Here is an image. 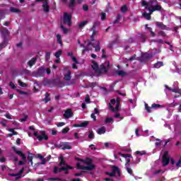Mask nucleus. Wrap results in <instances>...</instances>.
Masks as SVG:
<instances>
[{
    "label": "nucleus",
    "instance_id": "nucleus-28",
    "mask_svg": "<svg viewBox=\"0 0 181 181\" xmlns=\"http://www.w3.org/2000/svg\"><path fill=\"white\" fill-rule=\"evenodd\" d=\"M139 37V40L142 42V43H145V42H146V35L144 34H141Z\"/></svg>",
    "mask_w": 181,
    "mask_h": 181
},
{
    "label": "nucleus",
    "instance_id": "nucleus-57",
    "mask_svg": "<svg viewBox=\"0 0 181 181\" xmlns=\"http://www.w3.org/2000/svg\"><path fill=\"white\" fill-rule=\"evenodd\" d=\"M95 86H97V82H92L89 83V87L91 88H94Z\"/></svg>",
    "mask_w": 181,
    "mask_h": 181
},
{
    "label": "nucleus",
    "instance_id": "nucleus-8",
    "mask_svg": "<svg viewBox=\"0 0 181 181\" xmlns=\"http://www.w3.org/2000/svg\"><path fill=\"white\" fill-rule=\"evenodd\" d=\"M92 68L95 71V73L96 74H98V76H101V70H100V67L98 66V64L95 61H92Z\"/></svg>",
    "mask_w": 181,
    "mask_h": 181
},
{
    "label": "nucleus",
    "instance_id": "nucleus-42",
    "mask_svg": "<svg viewBox=\"0 0 181 181\" xmlns=\"http://www.w3.org/2000/svg\"><path fill=\"white\" fill-rule=\"evenodd\" d=\"M88 138V139H94L95 136H94V132L93 131L89 132Z\"/></svg>",
    "mask_w": 181,
    "mask_h": 181
},
{
    "label": "nucleus",
    "instance_id": "nucleus-45",
    "mask_svg": "<svg viewBox=\"0 0 181 181\" xmlns=\"http://www.w3.org/2000/svg\"><path fill=\"white\" fill-rule=\"evenodd\" d=\"M128 11V7H127V5H124L123 6L121 7V11L123 13H125Z\"/></svg>",
    "mask_w": 181,
    "mask_h": 181
},
{
    "label": "nucleus",
    "instance_id": "nucleus-56",
    "mask_svg": "<svg viewBox=\"0 0 181 181\" xmlns=\"http://www.w3.org/2000/svg\"><path fill=\"white\" fill-rule=\"evenodd\" d=\"M85 101L86 104H90V95H86V97L85 98Z\"/></svg>",
    "mask_w": 181,
    "mask_h": 181
},
{
    "label": "nucleus",
    "instance_id": "nucleus-40",
    "mask_svg": "<svg viewBox=\"0 0 181 181\" xmlns=\"http://www.w3.org/2000/svg\"><path fill=\"white\" fill-rule=\"evenodd\" d=\"M18 173H16V174L10 173V174H8V175L11 176V177H16V180L21 179V177H18Z\"/></svg>",
    "mask_w": 181,
    "mask_h": 181
},
{
    "label": "nucleus",
    "instance_id": "nucleus-62",
    "mask_svg": "<svg viewBox=\"0 0 181 181\" xmlns=\"http://www.w3.org/2000/svg\"><path fill=\"white\" fill-rule=\"evenodd\" d=\"M136 155H141V156L146 155V151L141 152L139 151H136Z\"/></svg>",
    "mask_w": 181,
    "mask_h": 181
},
{
    "label": "nucleus",
    "instance_id": "nucleus-6",
    "mask_svg": "<svg viewBox=\"0 0 181 181\" xmlns=\"http://www.w3.org/2000/svg\"><path fill=\"white\" fill-rule=\"evenodd\" d=\"M146 9H147L150 13H153L156 11H162V6L156 4L154 6L146 7Z\"/></svg>",
    "mask_w": 181,
    "mask_h": 181
},
{
    "label": "nucleus",
    "instance_id": "nucleus-7",
    "mask_svg": "<svg viewBox=\"0 0 181 181\" xmlns=\"http://www.w3.org/2000/svg\"><path fill=\"white\" fill-rule=\"evenodd\" d=\"M109 67H110V62H107V63L102 64L100 66L99 70H100L101 74L107 73Z\"/></svg>",
    "mask_w": 181,
    "mask_h": 181
},
{
    "label": "nucleus",
    "instance_id": "nucleus-58",
    "mask_svg": "<svg viewBox=\"0 0 181 181\" xmlns=\"http://www.w3.org/2000/svg\"><path fill=\"white\" fill-rule=\"evenodd\" d=\"M9 132H12L13 135H18V132H15L14 129H8Z\"/></svg>",
    "mask_w": 181,
    "mask_h": 181
},
{
    "label": "nucleus",
    "instance_id": "nucleus-41",
    "mask_svg": "<svg viewBox=\"0 0 181 181\" xmlns=\"http://www.w3.org/2000/svg\"><path fill=\"white\" fill-rule=\"evenodd\" d=\"M62 50H58L54 54L55 57H57V59H59L60 57V56H62Z\"/></svg>",
    "mask_w": 181,
    "mask_h": 181
},
{
    "label": "nucleus",
    "instance_id": "nucleus-51",
    "mask_svg": "<svg viewBox=\"0 0 181 181\" xmlns=\"http://www.w3.org/2000/svg\"><path fill=\"white\" fill-rule=\"evenodd\" d=\"M151 108H162V105L154 103V104H152Z\"/></svg>",
    "mask_w": 181,
    "mask_h": 181
},
{
    "label": "nucleus",
    "instance_id": "nucleus-2",
    "mask_svg": "<svg viewBox=\"0 0 181 181\" xmlns=\"http://www.w3.org/2000/svg\"><path fill=\"white\" fill-rule=\"evenodd\" d=\"M48 84H53V86H56L57 87H60V88L66 86V83L63 81H61L60 78H54L48 81Z\"/></svg>",
    "mask_w": 181,
    "mask_h": 181
},
{
    "label": "nucleus",
    "instance_id": "nucleus-48",
    "mask_svg": "<svg viewBox=\"0 0 181 181\" xmlns=\"http://www.w3.org/2000/svg\"><path fill=\"white\" fill-rule=\"evenodd\" d=\"M61 29H62V30H63V32L65 35H66V33H69V30L67 28H64V26L62 25V24H61Z\"/></svg>",
    "mask_w": 181,
    "mask_h": 181
},
{
    "label": "nucleus",
    "instance_id": "nucleus-44",
    "mask_svg": "<svg viewBox=\"0 0 181 181\" xmlns=\"http://www.w3.org/2000/svg\"><path fill=\"white\" fill-rule=\"evenodd\" d=\"M17 93L21 94V95H28V92H25L23 90H21L20 89H16Z\"/></svg>",
    "mask_w": 181,
    "mask_h": 181
},
{
    "label": "nucleus",
    "instance_id": "nucleus-12",
    "mask_svg": "<svg viewBox=\"0 0 181 181\" xmlns=\"http://www.w3.org/2000/svg\"><path fill=\"white\" fill-rule=\"evenodd\" d=\"M76 169L78 170H89L90 172H91V167H86L84 165H82L80 164V163H76Z\"/></svg>",
    "mask_w": 181,
    "mask_h": 181
},
{
    "label": "nucleus",
    "instance_id": "nucleus-61",
    "mask_svg": "<svg viewBox=\"0 0 181 181\" xmlns=\"http://www.w3.org/2000/svg\"><path fill=\"white\" fill-rule=\"evenodd\" d=\"M98 25H100V22L95 21V22L93 23V25L92 29H95V28H97V26H98Z\"/></svg>",
    "mask_w": 181,
    "mask_h": 181
},
{
    "label": "nucleus",
    "instance_id": "nucleus-1",
    "mask_svg": "<svg viewBox=\"0 0 181 181\" xmlns=\"http://www.w3.org/2000/svg\"><path fill=\"white\" fill-rule=\"evenodd\" d=\"M112 172H107L105 175L110 176V177H119L121 176V169L117 167V165H111Z\"/></svg>",
    "mask_w": 181,
    "mask_h": 181
},
{
    "label": "nucleus",
    "instance_id": "nucleus-21",
    "mask_svg": "<svg viewBox=\"0 0 181 181\" xmlns=\"http://www.w3.org/2000/svg\"><path fill=\"white\" fill-rule=\"evenodd\" d=\"M64 78L66 81H70V80H71V71L70 70L64 76Z\"/></svg>",
    "mask_w": 181,
    "mask_h": 181
},
{
    "label": "nucleus",
    "instance_id": "nucleus-43",
    "mask_svg": "<svg viewBox=\"0 0 181 181\" xmlns=\"http://www.w3.org/2000/svg\"><path fill=\"white\" fill-rule=\"evenodd\" d=\"M126 170L127 171L128 174L129 175H134L133 174V170H132V168H129L128 166H126Z\"/></svg>",
    "mask_w": 181,
    "mask_h": 181
},
{
    "label": "nucleus",
    "instance_id": "nucleus-9",
    "mask_svg": "<svg viewBox=\"0 0 181 181\" xmlns=\"http://www.w3.org/2000/svg\"><path fill=\"white\" fill-rule=\"evenodd\" d=\"M45 73H46V68L40 66L35 72V74L37 77H43V76H45Z\"/></svg>",
    "mask_w": 181,
    "mask_h": 181
},
{
    "label": "nucleus",
    "instance_id": "nucleus-49",
    "mask_svg": "<svg viewBox=\"0 0 181 181\" xmlns=\"http://www.w3.org/2000/svg\"><path fill=\"white\" fill-rule=\"evenodd\" d=\"M156 141H157V142H156V146H160V145H162V142H163L159 139H156Z\"/></svg>",
    "mask_w": 181,
    "mask_h": 181
},
{
    "label": "nucleus",
    "instance_id": "nucleus-25",
    "mask_svg": "<svg viewBox=\"0 0 181 181\" xmlns=\"http://www.w3.org/2000/svg\"><path fill=\"white\" fill-rule=\"evenodd\" d=\"M90 46H91V42H88L87 46L85 47L82 50V53H86V52H88L89 50H91V47H90Z\"/></svg>",
    "mask_w": 181,
    "mask_h": 181
},
{
    "label": "nucleus",
    "instance_id": "nucleus-47",
    "mask_svg": "<svg viewBox=\"0 0 181 181\" xmlns=\"http://www.w3.org/2000/svg\"><path fill=\"white\" fill-rule=\"evenodd\" d=\"M151 108H152V107H149L148 105V103H145V109L146 110L147 112H148V113L152 112V111L151 110Z\"/></svg>",
    "mask_w": 181,
    "mask_h": 181
},
{
    "label": "nucleus",
    "instance_id": "nucleus-22",
    "mask_svg": "<svg viewBox=\"0 0 181 181\" xmlns=\"http://www.w3.org/2000/svg\"><path fill=\"white\" fill-rule=\"evenodd\" d=\"M37 60V58L33 57L30 61H28V65L29 66V67H32L35 66V64H36Z\"/></svg>",
    "mask_w": 181,
    "mask_h": 181
},
{
    "label": "nucleus",
    "instance_id": "nucleus-13",
    "mask_svg": "<svg viewBox=\"0 0 181 181\" xmlns=\"http://www.w3.org/2000/svg\"><path fill=\"white\" fill-rule=\"evenodd\" d=\"M72 115L73 110H71V109H67L64 114V117L65 118V119H69V118H71Z\"/></svg>",
    "mask_w": 181,
    "mask_h": 181
},
{
    "label": "nucleus",
    "instance_id": "nucleus-52",
    "mask_svg": "<svg viewBox=\"0 0 181 181\" xmlns=\"http://www.w3.org/2000/svg\"><path fill=\"white\" fill-rule=\"evenodd\" d=\"M18 82L19 86H21V87H27L28 86V85L26 83H23L21 80H18Z\"/></svg>",
    "mask_w": 181,
    "mask_h": 181
},
{
    "label": "nucleus",
    "instance_id": "nucleus-63",
    "mask_svg": "<svg viewBox=\"0 0 181 181\" xmlns=\"http://www.w3.org/2000/svg\"><path fill=\"white\" fill-rule=\"evenodd\" d=\"M34 136H36V138H37L38 140L42 138V137H40V135H39V132H34Z\"/></svg>",
    "mask_w": 181,
    "mask_h": 181
},
{
    "label": "nucleus",
    "instance_id": "nucleus-46",
    "mask_svg": "<svg viewBox=\"0 0 181 181\" xmlns=\"http://www.w3.org/2000/svg\"><path fill=\"white\" fill-rule=\"evenodd\" d=\"M158 35L162 36V37H166V33L163 30L159 31Z\"/></svg>",
    "mask_w": 181,
    "mask_h": 181
},
{
    "label": "nucleus",
    "instance_id": "nucleus-27",
    "mask_svg": "<svg viewBox=\"0 0 181 181\" xmlns=\"http://www.w3.org/2000/svg\"><path fill=\"white\" fill-rule=\"evenodd\" d=\"M88 21H81L78 24V28H79V29H83L84 28V26H86V25H88Z\"/></svg>",
    "mask_w": 181,
    "mask_h": 181
},
{
    "label": "nucleus",
    "instance_id": "nucleus-24",
    "mask_svg": "<svg viewBox=\"0 0 181 181\" xmlns=\"http://www.w3.org/2000/svg\"><path fill=\"white\" fill-rule=\"evenodd\" d=\"M66 170H63V172H65V175H69V170H73L74 169V167L66 165V166L64 167Z\"/></svg>",
    "mask_w": 181,
    "mask_h": 181
},
{
    "label": "nucleus",
    "instance_id": "nucleus-20",
    "mask_svg": "<svg viewBox=\"0 0 181 181\" xmlns=\"http://www.w3.org/2000/svg\"><path fill=\"white\" fill-rule=\"evenodd\" d=\"M152 54L145 53L141 56V59L145 62L146 60H149V59L152 58Z\"/></svg>",
    "mask_w": 181,
    "mask_h": 181
},
{
    "label": "nucleus",
    "instance_id": "nucleus-53",
    "mask_svg": "<svg viewBox=\"0 0 181 181\" xmlns=\"http://www.w3.org/2000/svg\"><path fill=\"white\" fill-rule=\"evenodd\" d=\"M57 37L58 43H59V45H62L63 42L62 41V36L60 35H57Z\"/></svg>",
    "mask_w": 181,
    "mask_h": 181
},
{
    "label": "nucleus",
    "instance_id": "nucleus-29",
    "mask_svg": "<svg viewBox=\"0 0 181 181\" xmlns=\"http://www.w3.org/2000/svg\"><path fill=\"white\" fill-rule=\"evenodd\" d=\"M152 13H146V12H144V13H143V16H144V18H145V19H147V21H151V15Z\"/></svg>",
    "mask_w": 181,
    "mask_h": 181
},
{
    "label": "nucleus",
    "instance_id": "nucleus-23",
    "mask_svg": "<svg viewBox=\"0 0 181 181\" xmlns=\"http://www.w3.org/2000/svg\"><path fill=\"white\" fill-rule=\"evenodd\" d=\"M16 155L21 156V159H23L24 162H26V156L23 153V152H22L21 151H16Z\"/></svg>",
    "mask_w": 181,
    "mask_h": 181
},
{
    "label": "nucleus",
    "instance_id": "nucleus-31",
    "mask_svg": "<svg viewBox=\"0 0 181 181\" xmlns=\"http://www.w3.org/2000/svg\"><path fill=\"white\" fill-rule=\"evenodd\" d=\"M118 154L119 155V156H122V158H132V155L131 154H125V153H122L121 152H119Z\"/></svg>",
    "mask_w": 181,
    "mask_h": 181
},
{
    "label": "nucleus",
    "instance_id": "nucleus-32",
    "mask_svg": "<svg viewBox=\"0 0 181 181\" xmlns=\"http://www.w3.org/2000/svg\"><path fill=\"white\" fill-rule=\"evenodd\" d=\"M105 132V127H102L100 129H98V135H103V134H104Z\"/></svg>",
    "mask_w": 181,
    "mask_h": 181
},
{
    "label": "nucleus",
    "instance_id": "nucleus-50",
    "mask_svg": "<svg viewBox=\"0 0 181 181\" xmlns=\"http://www.w3.org/2000/svg\"><path fill=\"white\" fill-rule=\"evenodd\" d=\"M106 52L105 49H102V59H107L108 57V56H107V54H105Z\"/></svg>",
    "mask_w": 181,
    "mask_h": 181
},
{
    "label": "nucleus",
    "instance_id": "nucleus-10",
    "mask_svg": "<svg viewBox=\"0 0 181 181\" xmlns=\"http://www.w3.org/2000/svg\"><path fill=\"white\" fill-rule=\"evenodd\" d=\"M156 2V4L158 3V1H156V0H151L150 2H146V1L144 0L141 2V5L142 6H146V8H151V6H153V3Z\"/></svg>",
    "mask_w": 181,
    "mask_h": 181
},
{
    "label": "nucleus",
    "instance_id": "nucleus-15",
    "mask_svg": "<svg viewBox=\"0 0 181 181\" xmlns=\"http://www.w3.org/2000/svg\"><path fill=\"white\" fill-rule=\"evenodd\" d=\"M60 146H62V151H66V149H71V146H70L69 142L61 143Z\"/></svg>",
    "mask_w": 181,
    "mask_h": 181
},
{
    "label": "nucleus",
    "instance_id": "nucleus-11",
    "mask_svg": "<svg viewBox=\"0 0 181 181\" xmlns=\"http://www.w3.org/2000/svg\"><path fill=\"white\" fill-rule=\"evenodd\" d=\"M88 124H90V122L85 121L81 124H74L73 125V127H74V128H86V127H87V125H88Z\"/></svg>",
    "mask_w": 181,
    "mask_h": 181
},
{
    "label": "nucleus",
    "instance_id": "nucleus-38",
    "mask_svg": "<svg viewBox=\"0 0 181 181\" xmlns=\"http://www.w3.org/2000/svg\"><path fill=\"white\" fill-rule=\"evenodd\" d=\"M110 122H114V119H112V117H107L105 119V124H110Z\"/></svg>",
    "mask_w": 181,
    "mask_h": 181
},
{
    "label": "nucleus",
    "instance_id": "nucleus-4",
    "mask_svg": "<svg viewBox=\"0 0 181 181\" xmlns=\"http://www.w3.org/2000/svg\"><path fill=\"white\" fill-rule=\"evenodd\" d=\"M73 16L71 14H69V13H64V23L67 25L68 26H71V19Z\"/></svg>",
    "mask_w": 181,
    "mask_h": 181
},
{
    "label": "nucleus",
    "instance_id": "nucleus-54",
    "mask_svg": "<svg viewBox=\"0 0 181 181\" xmlns=\"http://www.w3.org/2000/svg\"><path fill=\"white\" fill-rule=\"evenodd\" d=\"M8 86L12 88V90H15V88H16V86H15V83L12 81L8 83Z\"/></svg>",
    "mask_w": 181,
    "mask_h": 181
},
{
    "label": "nucleus",
    "instance_id": "nucleus-18",
    "mask_svg": "<svg viewBox=\"0 0 181 181\" xmlns=\"http://www.w3.org/2000/svg\"><path fill=\"white\" fill-rule=\"evenodd\" d=\"M40 139H38V141H43V139L45 141H47V139H49V136L47 135H46V132L45 131H41L40 132Z\"/></svg>",
    "mask_w": 181,
    "mask_h": 181
},
{
    "label": "nucleus",
    "instance_id": "nucleus-36",
    "mask_svg": "<svg viewBox=\"0 0 181 181\" xmlns=\"http://www.w3.org/2000/svg\"><path fill=\"white\" fill-rule=\"evenodd\" d=\"M97 43V46H93V47H95V52H100V50H101V45H100V41H98Z\"/></svg>",
    "mask_w": 181,
    "mask_h": 181
},
{
    "label": "nucleus",
    "instance_id": "nucleus-19",
    "mask_svg": "<svg viewBox=\"0 0 181 181\" xmlns=\"http://www.w3.org/2000/svg\"><path fill=\"white\" fill-rule=\"evenodd\" d=\"M28 156L27 159L28 160V163H30L31 165H33V153H30V151H28Z\"/></svg>",
    "mask_w": 181,
    "mask_h": 181
},
{
    "label": "nucleus",
    "instance_id": "nucleus-30",
    "mask_svg": "<svg viewBox=\"0 0 181 181\" xmlns=\"http://www.w3.org/2000/svg\"><path fill=\"white\" fill-rule=\"evenodd\" d=\"M10 12H12L13 13H19L21 12V10H19V8H16L15 7H11Z\"/></svg>",
    "mask_w": 181,
    "mask_h": 181
},
{
    "label": "nucleus",
    "instance_id": "nucleus-17",
    "mask_svg": "<svg viewBox=\"0 0 181 181\" xmlns=\"http://www.w3.org/2000/svg\"><path fill=\"white\" fill-rule=\"evenodd\" d=\"M156 25L158 26V28H159V29H161V30H168V26H166L162 22H157Z\"/></svg>",
    "mask_w": 181,
    "mask_h": 181
},
{
    "label": "nucleus",
    "instance_id": "nucleus-35",
    "mask_svg": "<svg viewBox=\"0 0 181 181\" xmlns=\"http://www.w3.org/2000/svg\"><path fill=\"white\" fill-rule=\"evenodd\" d=\"M163 66V62H158L154 64L155 69H160V67H162Z\"/></svg>",
    "mask_w": 181,
    "mask_h": 181
},
{
    "label": "nucleus",
    "instance_id": "nucleus-39",
    "mask_svg": "<svg viewBox=\"0 0 181 181\" xmlns=\"http://www.w3.org/2000/svg\"><path fill=\"white\" fill-rule=\"evenodd\" d=\"M117 74H118V76H121L122 77H124V76H127V72H125L122 70H119L117 71Z\"/></svg>",
    "mask_w": 181,
    "mask_h": 181
},
{
    "label": "nucleus",
    "instance_id": "nucleus-60",
    "mask_svg": "<svg viewBox=\"0 0 181 181\" xmlns=\"http://www.w3.org/2000/svg\"><path fill=\"white\" fill-rule=\"evenodd\" d=\"M107 18V14L105 13H101V21H105Z\"/></svg>",
    "mask_w": 181,
    "mask_h": 181
},
{
    "label": "nucleus",
    "instance_id": "nucleus-5",
    "mask_svg": "<svg viewBox=\"0 0 181 181\" xmlns=\"http://www.w3.org/2000/svg\"><path fill=\"white\" fill-rule=\"evenodd\" d=\"M83 163H86L88 166L86 168H91V170H94L95 169V165L93 164V160L90 158H86L83 160Z\"/></svg>",
    "mask_w": 181,
    "mask_h": 181
},
{
    "label": "nucleus",
    "instance_id": "nucleus-59",
    "mask_svg": "<svg viewBox=\"0 0 181 181\" xmlns=\"http://www.w3.org/2000/svg\"><path fill=\"white\" fill-rule=\"evenodd\" d=\"M0 47L1 49H4V47H6V42H3L0 43Z\"/></svg>",
    "mask_w": 181,
    "mask_h": 181
},
{
    "label": "nucleus",
    "instance_id": "nucleus-33",
    "mask_svg": "<svg viewBox=\"0 0 181 181\" xmlns=\"http://www.w3.org/2000/svg\"><path fill=\"white\" fill-rule=\"evenodd\" d=\"M69 6L71 9H73L76 6V0H70Z\"/></svg>",
    "mask_w": 181,
    "mask_h": 181
},
{
    "label": "nucleus",
    "instance_id": "nucleus-37",
    "mask_svg": "<svg viewBox=\"0 0 181 181\" xmlns=\"http://www.w3.org/2000/svg\"><path fill=\"white\" fill-rule=\"evenodd\" d=\"M115 43H117V40H113V41L110 42L107 45V48L108 49H112V47H114V45H115Z\"/></svg>",
    "mask_w": 181,
    "mask_h": 181
},
{
    "label": "nucleus",
    "instance_id": "nucleus-26",
    "mask_svg": "<svg viewBox=\"0 0 181 181\" xmlns=\"http://www.w3.org/2000/svg\"><path fill=\"white\" fill-rule=\"evenodd\" d=\"M59 159H61V161L59 163V166H66L67 164H66V161L64 160V157H63V156H60Z\"/></svg>",
    "mask_w": 181,
    "mask_h": 181
},
{
    "label": "nucleus",
    "instance_id": "nucleus-34",
    "mask_svg": "<svg viewBox=\"0 0 181 181\" xmlns=\"http://www.w3.org/2000/svg\"><path fill=\"white\" fill-rule=\"evenodd\" d=\"M45 103H47L49 101H50V93H45V98L44 99Z\"/></svg>",
    "mask_w": 181,
    "mask_h": 181
},
{
    "label": "nucleus",
    "instance_id": "nucleus-64",
    "mask_svg": "<svg viewBox=\"0 0 181 181\" xmlns=\"http://www.w3.org/2000/svg\"><path fill=\"white\" fill-rule=\"evenodd\" d=\"M83 10L85 11V12H87L88 11V6H87V4H84L83 5Z\"/></svg>",
    "mask_w": 181,
    "mask_h": 181
},
{
    "label": "nucleus",
    "instance_id": "nucleus-3",
    "mask_svg": "<svg viewBox=\"0 0 181 181\" xmlns=\"http://www.w3.org/2000/svg\"><path fill=\"white\" fill-rule=\"evenodd\" d=\"M168 156L169 151H165L161 158V163L163 165V168H166V166H168V165H169L170 162V158Z\"/></svg>",
    "mask_w": 181,
    "mask_h": 181
},
{
    "label": "nucleus",
    "instance_id": "nucleus-16",
    "mask_svg": "<svg viewBox=\"0 0 181 181\" xmlns=\"http://www.w3.org/2000/svg\"><path fill=\"white\" fill-rule=\"evenodd\" d=\"M66 168H65L64 167H62V168H59L57 166L54 167V170H53V173L55 175H57V173H60L62 172H63V170H66Z\"/></svg>",
    "mask_w": 181,
    "mask_h": 181
},
{
    "label": "nucleus",
    "instance_id": "nucleus-55",
    "mask_svg": "<svg viewBox=\"0 0 181 181\" xmlns=\"http://www.w3.org/2000/svg\"><path fill=\"white\" fill-rule=\"evenodd\" d=\"M70 131V128L69 127H65L62 129V134H67Z\"/></svg>",
    "mask_w": 181,
    "mask_h": 181
},
{
    "label": "nucleus",
    "instance_id": "nucleus-14",
    "mask_svg": "<svg viewBox=\"0 0 181 181\" xmlns=\"http://www.w3.org/2000/svg\"><path fill=\"white\" fill-rule=\"evenodd\" d=\"M42 8L45 13H48V12H49L50 6H49V3H47V1L43 2Z\"/></svg>",
    "mask_w": 181,
    "mask_h": 181
}]
</instances>
